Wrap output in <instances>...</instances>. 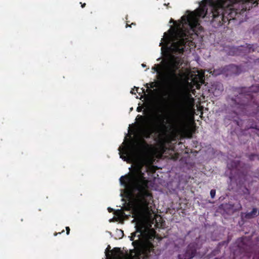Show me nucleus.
<instances>
[{"instance_id": "obj_1", "label": "nucleus", "mask_w": 259, "mask_h": 259, "mask_svg": "<svg viewBox=\"0 0 259 259\" xmlns=\"http://www.w3.org/2000/svg\"><path fill=\"white\" fill-rule=\"evenodd\" d=\"M157 122L153 126H145L141 130L142 137L139 139L135 142L125 146H120L118 148L120 157L124 160H126L125 155H130L135 154L139 155H145L149 153L151 149V145L148 144L144 139H149L153 133H161L163 136L166 135L168 126H166L165 118L162 115H159L157 118Z\"/></svg>"}, {"instance_id": "obj_2", "label": "nucleus", "mask_w": 259, "mask_h": 259, "mask_svg": "<svg viewBox=\"0 0 259 259\" xmlns=\"http://www.w3.org/2000/svg\"><path fill=\"white\" fill-rule=\"evenodd\" d=\"M119 180L130 193L137 192L136 200L138 204L143 211L149 212L150 201L153 196L148 190L149 181L144 177V174L139 170L137 174L121 176Z\"/></svg>"}, {"instance_id": "obj_3", "label": "nucleus", "mask_w": 259, "mask_h": 259, "mask_svg": "<svg viewBox=\"0 0 259 259\" xmlns=\"http://www.w3.org/2000/svg\"><path fill=\"white\" fill-rule=\"evenodd\" d=\"M238 94L234 97H228L227 101L228 104L233 108L247 111L255 109L253 111V116L259 121L257 118L259 111V103L257 100L259 93V84L252 85L249 87L238 88L235 91Z\"/></svg>"}, {"instance_id": "obj_4", "label": "nucleus", "mask_w": 259, "mask_h": 259, "mask_svg": "<svg viewBox=\"0 0 259 259\" xmlns=\"http://www.w3.org/2000/svg\"><path fill=\"white\" fill-rule=\"evenodd\" d=\"M143 241L140 239L133 240L132 245L135 248H138L139 251L135 255L134 259H148L150 257H157L161 253V250L155 245L154 240L155 239V232L152 233H145L143 237Z\"/></svg>"}, {"instance_id": "obj_5", "label": "nucleus", "mask_w": 259, "mask_h": 259, "mask_svg": "<svg viewBox=\"0 0 259 259\" xmlns=\"http://www.w3.org/2000/svg\"><path fill=\"white\" fill-rule=\"evenodd\" d=\"M182 64L179 58H176L172 61L168 68L167 79L168 82L175 89L179 84V77L181 76V74H177L176 71Z\"/></svg>"}, {"instance_id": "obj_6", "label": "nucleus", "mask_w": 259, "mask_h": 259, "mask_svg": "<svg viewBox=\"0 0 259 259\" xmlns=\"http://www.w3.org/2000/svg\"><path fill=\"white\" fill-rule=\"evenodd\" d=\"M178 112L177 113L176 121L179 126L180 132L187 135L188 137L191 138L192 134L186 127L184 120V105L182 103L177 104Z\"/></svg>"}, {"instance_id": "obj_7", "label": "nucleus", "mask_w": 259, "mask_h": 259, "mask_svg": "<svg viewBox=\"0 0 259 259\" xmlns=\"http://www.w3.org/2000/svg\"><path fill=\"white\" fill-rule=\"evenodd\" d=\"M198 244L196 243L192 242L190 243L184 254H179V259H191L193 258L197 252Z\"/></svg>"}, {"instance_id": "obj_8", "label": "nucleus", "mask_w": 259, "mask_h": 259, "mask_svg": "<svg viewBox=\"0 0 259 259\" xmlns=\"http://www.w3.org/2000/svg\"><path fill=\"white\" fill-rule=\"evenodd\" d=\"M198 244L196 243L192 242L190 243L184 254H179V259H191L193 258L197 252Z\"/></svg>"}, {"instance_id": "obj_9", "label": "nucleus", "mask_w": 259, "mask_h": 259, "mask_svg": "<svg viewBox=\"0 0 259 259\" xmlns=\"http://www.w3.org/2000/svg\"><path fill=\"white\" fill-rule=\"evenodd\" d=\"M135 228L136 231L132 233L131 234V236H130V240L131 241L134 240V239L136 236H137L138 239H141L142 236H145V233H150L146 230H144V225L140 221L138 222L136 225Z\"/></svg>"}, {"instance_id": "obj_10", "label": "nucleus", "mask_w": 259, "mask_h": 259, "mask_svg": "<svg viewBox=\"0 0 259 259\" xmlns=\"http://www.w3.org/2000/svg\"><path fill=\"white\" fill-rule=\"evenodd\" d=\"M233 50V52L232 54H230L232 55H240L241 52L238 53V51H242V53L247 54L250 53L251 52H253L254 51V48H253V45H247L246 44V46H241L239 48H233L232 49Z\"/></svg>"}, {"instance_id": "obj_11", "label": "nucleus", "mask_w": 259, "mask_h": 259, "mask_svg": "<svg viewBox=\"0 0 259 259\" xmlns=\"http://www.w3.org/2000/svg\"><path fill=\"white\" fill-rule=\"evenodd\" d=\"M110 246L108 245L105 251L106 256L107 257H110L111 255L110 252H111L113 255V259H122L120 256V254H122L120 248L118 247L114 248L111 251L110 250Z\"/></svg>"}, {"instance_id": "obj_12", "label": "nucleus", "mask_w": 259, "mask_h": 259, "mask_svg": "<svg viewBox=\"0 0 259 259\" xmlns=\"http://www.w3.org/2000/svg\"><path fill=\"white\" fill-rule=\"evenodd\" d=\"M247 128H253L257 130V135L259 137V125L257 124L253 119H249L247 121Z\"/></svg>"}, {"instance_id": "obj_13", "label": "nucleus", "mask_w": 259, "mask_h": 259, "mask_svg": "<svg viewBox=\"0 0 259 259\" xmlns=\"http://www.w3.org/2000/svg\"><path fill=\"white\" fill-rule=\"evenodd\" d=\"M240 163L241 162L240 160H232L228 164V167L230 169H236L238 168Z\"/></svg>"}, {"instance_id": "obj_14", "label": "nucleus", "mask_w": 259, "mask_h": 259, "mask_svg": "<svg viewBox=\"0 0 259 259\" xmlns=\"http://www.w3.org/2000/svg\"><path fill=\"white\" fill-rule=\"evenodd\" d=\"M257 212V208H253L251 212L246 213L245 214L244 218L246 219H250L253 218L256 215Z\"/></svg>"}, {"instance_id": "obj_15", "label": "nucleus", "mask_w": 259, "mask_h": 259, "mask_svg": "<svg viewBox=\"0 0 259 259\" xmlns=\"http://www.w3.org/2000/svg\"><path fill=\"white\" fill-rule=\"evenodd\" d=\"M246 156L248 157L249 160L253 161L255 158L257 157V155L255 154H247Z\"/></svg>"}, {"instance_id": "obj_16", "label": "nucleus", "mask_w": 259, "mask_h": 259, "mask_svg": "<svg viewBox=\"0 0 259 259\" xmlns=\"http://www.w3.org/2000/svg\"><path fill=\"white\" fill-rule=\"evenodd\" d=\"M138 117H139V119L143 123L145 124L146 121L147 120L148 118L142 116V115H138Z\"/></svg>"}, {"instance_id": "obj_17", "label": "nucleus", "mask_w": 259, "mask_h": 259, "mask_svg": "<svg viewBox=\"0 0 259 259\" xmlns=\"http://www.w3.org/2000/svg\"><path fill=\"white\" fill-rule=\"evenodd\" d=\"M215 189H211L210 192V195L212 198H213L215 195Z\"/></svg>"}, {"instance_id": "obj_18", "label": "nucleus", "mask_w": 259, "mask_h": 259, "mask_svg": "<svg viewBox=\"0 0 259 259\" xmlns=\"http://www.w3.org/2000/svg\"><path fill=\"white\" fill-rule=\"evenodd\" d=\"M231 67L232 69H235L237 70V72H236V74L240 73V72L238 71V70H239L238 66L232 65L231 66Z\"/></svg>"}, {"instance_id": "obj_19", "label": "nucleus", "mask_w": 259, "mask_h": 259, "mask_svg": "<svg viewBox=\"0 0 259 259\" xmlns=\"http://www.w3.org/2000/svg\"><path fill=\"white\" fill-rule=\"evenodd\" d=\"M179 243L181 244V246L183 245L185 242V240L183 239H179L178 240Z\"/></svg>"}, {"instance_id": "obj_20", "label": "nucleus", "mask_w": 259, "mask_h": 259, "mask_svg": "<svg viewBox=\"0 0 259 259\" xmlns=\"http://www.w3.org/2000/svg\"><path fill=\"white\" fill-rule=\"evenodd\" d=\"M218 86L219 87V90H220L221 91H223V85L221 83L218 84Z\"/></svg>"}, {"instance_id": "obj_21", "label": "nucleus", "mask_w": 259, "mask_h": 259, "mask_svg": "<svg viewBox=\"0 0 259 259\" xmlns=\"http://www.w3.org/2000/svg\"><path fill=\"white\" fill-rule=\"evenodd\" d=\"M66 234L67 235H69V233H70V228L69 227H66Z\"/></svg>"}, {"instance_id": "obj_22", "label": "nucleus", "mask_w": 259, "mask_h": 259, "mask_svg": "<svg viewBox=\"0 0 259 259\" xmlns=\"http://www.w3.org/2000/svg\"><path fill=\"white\" fill-rule=\"evenodd\" d=\"M121 212V210H116L115 213H114V214L115 215H118L119 214V213Z\"/></svg>"}, {"instance_id": "obj_23", "label": "nucleus", "mask_w": 259, "mask_h": 259, "mask_svg": "<svg viewBox=\"0 0 259 259\" xmlns=\"http://www.w3.org/2000/svg\"><path fill=\"white\" fill-rule=\"evenodd\" d=\"M132 25H136V23H132V24H131V25H128V24L127 23V24H126V27H131Z\"/></svg>"}, {"instance_id": "obj_24", "label": "nucleus", "mask_w": 259, "mask_h": 259, "mask_svg": "<svg viewBox=\"0 0 259 259\" xmlns=\"http://www.w3.org/2000/svg\"><path fill=\"white\" fill-rule=\"evenodd\" d=\"M108 210L109 212H112L114 211V209L111 207H108Z\"/></svg>"}, {"instance_id": "obj_25", "label": "nucleus", "mask_w": 259, "mask_h": 259, "mask_svg": "<svg viewBox=\"0 0 259 259\" xmlns=\"http://www.w3.org/2000/svg\"><path fill=\"white\" fill-rule=\"evenodd\" d=\"M80 4H81V8H83L85 7V5H86V4L85 3H83V4H82L81 3H80Z\"/></svg>"}, {"instance_id": "obj_26", "label": "nucleus", "mask_w": 259, "mask_h": 259, "mask_svg": "<svg viewBox=\"0 0 259 259\" xmlns=\"http://www.w3.org/2000/svg\"><path fill=\"white\" fill-rule=\"evenodd\" d=\"M141 110H142V109H141V108L140 107H138L137 108V111L138 112H141Z\"/></svg>"}, {"instance_id": "obj_27", "label": "nucleus", "mask_w": 259, "mask_h": 259, "mask_svg": "<svg viewBox=\"0 0 259 259\" xmlns=\"http://www.w3.org/2000/svg\"><path fill=\"white\" fill-rule=\"evenodd\" d=\"M64 232V230H62V232H59V233H58V234H61V233H63V232ZM57 234H58V233H55L54 234V235H55V236H56Z\"/></svg>"}, {"instance_id": "obj_28", "label": "nucleus", "mask_w": 259, "mask_h": 259, "mask_svg": "<svg viewBox=\"0 0 259 259\" xmlns=\"http://www.w3.org/2000/svg\"><path fill=\"white\" fill-rule=\"evenodd\" d=\"M131 93L132 94H136L135 93H134V89H133L131 91Z\"/></svg>"}, {"instance_id": "obj_29", "label": "nucleus", "mask_w": 259, "mask_h": 259, "mask_svg": "<svg viewBox=\"0 0 259 259\" xmlns=\"http://www.w3.org/2000/svg\"><path fill=\"white\" fill-rule=\"evenodd\" d=\"M156 71L158 72V68L156 67L154 69Z\"/></svg>"}, {"instance_id": "obj_30", "label": "nucleus", "mask_w": 259, "mask_h": 259, "mask_svg": "<svg viewBox=\"0 0 259 259\" xmlns=\"http://www.w3.org/2000/svg\"><path fill=\"white\" fill-rule=\"evenodd\" d=\"M155 87V85L154 84V82L152 83L151 88H154Z\"/></svg>"}, {"instance_id": "obj_31", "label": "nucleus", "mask_w": 259, "mask_h": 259, "mask_svg": "<svg viewBox=\"0 0 259 259\" xmlns=\"http://www.w3.org/2000/svg\"><path fill=\"white\" fill-rule=\"evenodd\" d=\"M135 88H136V91H137V92H138V90L139 88H136V87H135Z\"/></svg>"}, {"instance_id": "obj_32", "label": "nucleus", "mask_w": 259, "mask_h": 259, "mask_svg": "<svg viewBox=\"0 0 259 259\" xmlns=\"http://www.w3.org/2000/svg\"><path fill=\"white\" fill-rule=\"evenodd\" d=\"M142 66H143V67H145V65H144V64H142Z\"/></svg>"}, {"instance_id": "obj_33", "label": "nucleus", "mask_w": 259, "mask_h": 259, "mask_svg": "<svg viewBox=\"0 0 259 259\" xmlns=\"http://www.w3.org/2000/svg\"><path fill=\"white\" fill-rule=\"evenodd\" d=\"M121 231L122 233L123 234V231H122L121 230Z\"/></svg>"}, {"instance_id": "obj_34", "label": "nucleus", "mask_w": 259, "mask_h": 259, "mask_svg": "<svg viewBox=\"0 0 259 259\" xmlns=\"http://www.w3.org/2000/svg\"><path fill=\"white\" fill-rule=\"evenodd\" d=\"M258 214H259V211H258Z\"/></svg>"}]
</instances>
